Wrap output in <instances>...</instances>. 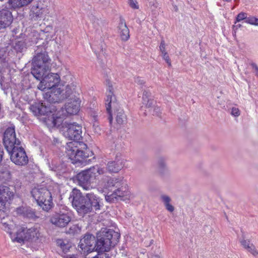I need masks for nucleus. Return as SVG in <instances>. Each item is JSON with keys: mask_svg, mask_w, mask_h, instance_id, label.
<instances>
[{"mask_svg": "<svg viewBox=\"0 0 258 258\" xmlns=\"http://www.w3.org/2000/svg\"><path fill=\"white\" fill-rule=\"evenodd\" d=\"M252 243H251L250 242H249V244H247V245L246 246V247L245 248V249H246L247 250H248V249L249 248V247H250V245H252Z\"/></svg>", "mask_w": 258, "mask_h": 258, "instance_id": "nucleus-52", "label": "nucleus"}, {"mask_svg": "<svg viewBox=\"0 0 258 258\" xmlns=\"http://www.w3.org/2000/svg\"><path fill=\"white\" fill-rule=\"evenodd\" d=\"M128 4L133 9H139V6L137 5L138 3L136 0H128Z\"/></svg>", "mask_w": 258, "mask_h": 258, "instance_id": "nucleus-37", "label": "nucleus"}, {"mask_svg": "<svg viewBox=\"0 0 258 258\" xmlns=\"http://www.w3.org/2000/svg\"><path fill=\"white\" fill-rule=\"evenodd\" d=\"M162 54L163 58L166 61V62L167 63L168 66L169 67H170L171 66V61H170L169 56L167 54V52H164V53H162Z\"/></svg>", "mask_w": 258, "mask_h": 258, "instance_id": "nucleus-39", "label": "nucleus"}, {"mask_svg": "<svg viewBox=\"0 0 258 258\" xmlns=\"http://www.w3.org/2000/svg\"><path fill=\"white\" fill-rule=\"evenodd\" d=\"M231 113L234 116H238L240 115V111L237 108L233 107L231 109Z\"/></svg>", "mask_w": 258, "mask_h": 258, "instance_id": "nucleus-40", "label": "nucleus"}, {"mask_svg": "<svg viewBox=\"0 0 258 258\" xmlns=\"http://www.w3.org/2000/svg\"><path fill=\"white\" fill-rule=\"evenodd\" d=\"M39 227H32L31 228L26 229V239L27 240L34 239L37 240L41 237V233L40 231Z\"/></svg>", "mask_w": 258, "mask_h": 258, "instance_id": "nucleus-27", "label": "nucleus"}, {"mask_svg": "<svg viewBox=\"0 0 258 258\" xmlns=\"http://www.w3.org/2000/svg\"><path fill=\"white\" fill-rule=\"evenodd\" d=\"M26 48V44L23 41H18L15 42L14 48L17 52H21Z\"/></svg>", "mask_w": 258, "mask_h": 258, "instance_id": "nucleus-30", "label": "nucleus"}, {"mask_svg": "<svg viewBox=\"0 0 258 258\" xmlns=\"http://www.w3.org/2000/svg\"><path fill=\"white\" fill-rule=\"evenodd\" d=\"M76 86L73 85H69L66 87L65 90H63L62 95L64 99H73L74 98H79L78 96L79 94L76 92Z\"/></svg>", "mask_w": 258, "mask_h": 258, "instance_id": "nucleus-24", "label": "nucleus"}, {"mask_svg": "<svg viewBox=\"0 0 258 258\" xmlns=\"http://www.w3.org/2000/svg\"><path fill=\"white\" fill-rule=\"evenodd\" d=\"M165 207L170 212H172L174 211V207L170 203L165 205Z\"/></svg>", "mask_w": 258, "mask_h": 258, "instance_id": "nucleus-45", "label": "nucleus"}, {"mask_svg": "<svg viewBox=\"0 0 258 258\" xmlns=\"http://www.w3.org/2000/svg\"><path fill=\"white\" fill-rule=\"evenodd\" d=\"M50 30H52V27L49 26L45 28V31H46V32H48Z\"/></svg>", "mask_w": 258, "mask_h": 258, "instance_id": "nucleus-50", "label": "nucleus"}, {"mask_svg": "<svg viewBox=\"0 0 258 258\" xmlns=\"http://www.w3.org/2000/svg\"><path fill=\"white\" fill-rule=\"evenodd\" d=\"M2 206H3L2 205V203L0 202V216H1L2 214L6 212L8 210L6 207H2Z\"/></svg>", "mask_w": 258, "mask_h": 258, "instance_id": "nucleus-48", "label": "nucleus"}, {"mask_svg": "<svg viewBox=\"0 0 258 258\" xmlns=\"http://www.w3.org/2000/svg\"><path fill=\"white\" fill-rule=\"evenodd\" d=\"M125 160L121 158L116 157L114 161H111L107 163L106 170L109 173H117L124 166Z\"/></svg>", "mask_w": 258, "mask_h": 258, "instance_id": "nucleus-19", "label": "nucleus"}, {"mask_svg": "<svg viewBox=\"0 0 258 258\" xmlns=\"http://www.w3.org/2000/svg\"><path fill=\"white\" fill-rule=\"evenodd\" d=\"M121 184H122V181L119 178L110 177L107 178L106 182H105L103 186L105 188L107 189L112 192L113 190L116 188V187L121 185Z\"/></svg>", "mask_w": 258, "mask_h": 258, "instance_id": "nucleus-25", "label": "nucleus"}, {"mask_svg": "<svg viewBox=\"0 0 258 258\" xmlns=\"http://www.w3.org/2000/svg\"><path fill=\"white\" fill-rule=\"evenodd\" d=\"M250 247L248 249L247 251L252 254L253 256H256L258 255V251L256 249L255 246L252 244V245H250Z\"/></svg>", "mask_w": 258, "mask_h": 258, "instance_id": "nucleus-34", "label": "nucleus"}, {"mask_svg": "<svg viewBox=\"0 0 258 258\" xmlns=\"http://www.w3.org/2000/svg\"><path fill=\"white\" fill-rule=\"evenodd\" d=\"M111 108L114 110V115L117 124L120 125L125 123L127 121L126 115L117 102H114L111 104Z\"/></svg>", "mask_w": 258, "mask_h": 258, "instance_id": "nucleus-18", "label": "nucleus"}, {"mask_svg": "<svg viewBox=\"0 0 258 258\" xmlns=\"http://www.w3.org/2000/svg\"><path fill=\"white\" fill-rule=\"evenodd\" d=\"M37 88L41 91L50 90L55 88L60 82V76L57 74L47 73L40 80Z\"/></svg>", "mask_w": 258, "mask_h": 258, "instance_id": "nucleus-10", "label": "nucleus"}, {"mask_svg": "<svg viewBox=\"0 0 258 258\" xmlns=\"http://www.w3.org/2000/svg\"><path fill=\"white\" fill-rule=\"evenodd\" d=\"M99 22H101V21L99 20H97V24H99Z\"/></svg>", "mask_w": 258, "mask_h": 258, "instance_id": "nucleus-54", "label": "nucleus"}, {"mask_svg": "<svg viewBox=\"0 0 258 258\" xmlns=\"http://www.w3.org/2000/svg\"><path fill=\"white\" fill-rule=\"evenodd\" d=\"M76 142L67 143L66 150L67 154L74 164H83L86 163V159L89 157V154L82 150H80L76 146Z\"/></svg>", "mask_w": 258, "mask_h": 258, "instance_id": "nucleus-8", "label": "nucleus"}, {"mask_svg": "<svg viewBox=\"0 0 258 258\" xmlns=\"http://www.w3.org/2000/svg\"><path fill=\"white\" fill-rule=\"evenodd\" d=\"M250 66H251L253 70H254V73H255V75L256 77H258V66L257 65L254 63V62H251L250 63Z\"/></svg>", "mask_w": 258, "mask_h": 258, "instance_id": "nucleus-41", "label": "nucleus"}, {"mask_svg": "<svg viewBox=\"0 0 258 258\" xmlns=\"http://www.w3.org/2000/svg\"><path fill=\"white\" fill-rule=\"evenodd\" d=\"M1 224L2 228L9 233L13 241L21 243L26 239V229L21 226H17L15 225L9 224L2 220Z\"/></svg>", "mask_w": 258, "mask_h": 258, "instance_id": "nucleus-7", "label": "nucleus"}, {"mask_svg": "<svg viewBox=\"0 0 258 258\" xmlns=\"http://www.w3.org/2000/svg\"><path fill=\"white\" fill-rule=\"evenodd\" d=\"M105 170L98 166H93L88 169L82 171L77 175L78 184L86 190L95 189L91 183L93 182L100 175L105 173Z\"/></svg>", "mask_w": 258, "mask_h": 258, "instance_id": "nucleus-5", "label": "nucleus"}, {"mask_svg": "<svg viewBox=\"0 0 258 258\" xmlns=\"http://www.w3.org/2000/svg\"><path fill=\"white\" fill-rule=\"evenodd\" d=\"M51 59L47 53H38L33 59L31 74L38 80H40L45 74L50 71Z\"/></svg>", "mask_w": 258, "mask_h": 258, "instance_id": "nucleus-4", "label": "nucleus"}, {"mask_svg": "<svg viewBox=\"0 0 258 258\" xmlns=\"http://www.w3.org/2000/svg\"><path fill=\"white\" fill-rule=\"evenodd\" d=\"M82 126L76 122H65L62 126L63 136L70 140L79 141L82 138Z\"/></svg>", "mask_w": 258, "mask_h": 258, "instance_id": "nucleus-9", "label": "nucleus"}, {"mask_svg": "<svg viewBox=\"0 0 258 258\" xmlns=\"http://www.w3.org/2000/svg\"><path fill=\"white\" fill-rule=\"evenodd\" d=\"M167 158L164 156H159L157 159V167L159 174L164 175L168 171L167 164Z\"/></svg>", "mask_w": 258, "mask_h": 258, "instance_id": "nucleus-23", "label": "nucleus"}, {"mask_svg": "<svg viewBox=\"0 0 258 258\" xmlns=\"http://www.w3.org/2000/svg\"><path fill=\"white\" fill-rule=\"evenodd\" d=\"M57 243L60 246L61 248L64 250L65 249H68L67 245L62 241L60 240L57 242Z\"/></svg>", "mask_w": 258, "mask_h": 258, "instance_id": "nucleus-47", "label": "nucleus"}, {"mask_svg": "<svg viewBox=\"0 0 258 258\" xmlns=\"http://www.w3.org/2000/svg\"><path fill=\"white\" fill-rule=\"evenodd\" d=\"M161 114V111L160 107L158 106H155L153 109V115L159 116Z\"/></svg>", "mask_w": 258, "mask_h": 258, "instance_id": "nucleus-38", "label": "nucleus"}, {"mask_svg": "<svg viewBox=\"0 0 258 258\" xmlns=\"http://www.w3.org/2000/svg\"><path fill=\"white\" fill-rule=\"evenodd\" d=\"M225 1H227V2H229L231 0H225Z\"/></svg>", "mask_w": 258, "mask_h": 258, "instance_id": "nucleus-55", "label": "nucleus"}, {"mask_svg": "<svg viewBox=\"0 0 258 258\" xmlns=\"http://www.w3.org/2000/svg\"><path fill=\"white\" fill-rule=\"evenodd\" d=\"M4 0H0V1H3Z\"/></svg>", "mask_w": 258, "mask_h": 258, "instance_id": "nucleus-56", "label": "nucleus"}, {"mask_svg": "<svg viewBox=\"0 0 258 258\" xmlns=\"http://www.w3.org/2000/svg\"><path fill=\"white\" fill-rule=\"evenodd\" d=\"M120 235L113 230L101 231L98 236L97 240L92 234H86L82 238L79 247L84 252H91L93 250L98 252L108 251L118 242Z\"/></svg>", "mask_w": 258, "mask_h": 258, "instance_id": "nucleus-2", "label": "nucleus"}, {"mask_svg": "<svg viewBox=\"0 0 258 258\" xmlns=\"http://www.w3.org/2000/svg\"><path fill=\"white\" fill-rule=\"evenodd\" d=\"M160 50L161 52L162 53L164 52H166L165 50V43L164 40H162L160 45Z\"/></svg>", "mask_w": 258, "mask_h": 258, "instance_id": "nucleus-42", "label": "nucleus"}, {"mask_svg": "<svg viewBox=\"0 0 258 258\" xmlns=\"http://www.w3.org/2000/svg\"><path fill=\"white\" fill-rule=\"evenodd\" d=\"M3 143L7 150H12V148L20 145V141L16 137L14 127L7 128L4 134Z\"/></svg>", "mask_w": 258, "mask_h": 258, "instance_id": "nucleus-13", "label": "nucleus"}, {"mask_svg": "<svg viewBox=\"0 0 258 258\" xmlns=\"http://www.w3.org/2000/svg\"><path fill=\"white\" fill-rule=\"evenodd\" d=\"M106 83L107 86L108 94L105 100V104L106 110L109 114L108 120L110 124H111L113 120V117L111 113V104L114 102H116V100L115 96L113 95V88L111 82L109 80H107Z\"/></svg>", "mask_w": 258, "mask_h": 258, "instance_id": "nucleus-15", "label": "nucleus"}, {"mask_svg": "<svg viewBox=\"0 0 258 258\" xmlns=\"http://www.w3.org/2000/svg\"><path fill=\"white\" fill-rule=\"evenodd\" d=\"M64 258H77V256L75 254H68L65 255Z\"/></svg>", "mask_w": 258, "mask_h": 258, "instance_id": "nucleus-49", "label": "nucleus"}, {"mask_svg": "<svg viewBox=\"0 0 258 258\" xmlns=\"http://www.w3.org/2000/svg\"><path fill=\"white\" fill-rule=\"evenodd\" d=\"M31 195L43 210L48 211L52 207L51 194L46 188H34L31 191Z\"/></svg>", "mask_w": 258, "mask_h": 258, "instance_id": "nucleus-6", "label": "nucleus"}, {"mask_svg": "<svg viewBox=\"0 0 258 258\" xmlns=\"http://www.w3.org/2000/svg\"><path fill=\"white\" fill-rule=\"evenodd\" d=\"M33 0H9L10 5L14 9L20 8L30 4Z\"/></svg>", "mask_w": 258, "mask_h": 258, "instance_id": "nucleus-28", "label": "nucleus"}, {"mask_svg": "<svg viewBox=\"0 0 258 258\" xmlns=\"http://www.w3.org/2000/svg\"><path fill=\"white\" fill-rule=\"evenodd\" d=\"M70 199H72L73 207L81 216L91 212L93 208L95 210L100 209L99 199L93 192L87 193L83 196L80 190L75 188L70 194Z\"/></svg>", "mask_w": 258, "mask_h": 258, "instance_id": "nucleus-3", "label": "nucleus"}, {"mask_svg": "<svg viewBox=\"0 0 258 258\" xmlns=\"http://www.w3.org/2000/svg\"><path fill=\"white\" fill-rule=\"evenodd\" d=\"M135 82L139 85H143L145 83L144 80L140 77L135 78Z\"/></svg>", "mask_w": 258, "mask_h": 258, "instance_id": "nucleus-43", "label": "nucleus"}, {"mask_svg": "<svg viewBox=\"0 0 258 258\" xmlns=\"http://www.w3.org/2000/svg\"><path fill=\"white\" fill-rule=\"evenodd\" d=\"M63 90L60 88H54L44 95L47 103H35L31 105L30 109L35 116H45L43 118L44 122L49 127L59 126L62 118L66 115L61 108L59 110L53 104L64 100Z\"/></svg>", "mask_w": 258, "mask_h": 258, "instance_id": "nucleus-1", "label": "nucleus"}, {"mask_svg": "<svg viewBox=\"0 0 258 258\" xmlns=\"http://www.w3.org/2000/svg\"><path fill=\"white\" fill-rule=\"evenodd\" d=\"M250 241L249 240H245V239H241L240 241V242L241 244L242 245V246L245 248L246 246L247 245V244H249V242Z\"/></svg>", "mask_w": 258, "mask_h": 258, "instance_id": "nucleus-46", "label": "nucleus"}, {"mask_svg": "<svg viewBox=\"0 0 258 258\" xmlns=\"http://www.w3.org/2000/svg\"><path fill=\"white\" fill-rule=\"evenodd\" d=\"M100 112H97L96 111L92 112L91 114V116L93 117V128L94 132L98 134H101V130L98 122L99 114Z\"/></svg>", "mask_w": 258, "mask_h": 258, "instance_id": "nucleus-29", "label": "nucleus"}, {"mask_svg": "<svg viewBox=\"0 0 258 258\" xmlns=\"http://www.w3.org/2000/svg\"><path fill=\"white\" fill-rule=\"evenodd\" d=\"M154 103L153 100L151 98L149 99H146L145 101H143V104L145 105L146 107L149 108L152 107Z\"/></svg>", "mask_w": 258, "mask_h": 258, "instance_id": "nucleus-35", "label": "nucleus"}, {"mask_svg": "<svg viewBox=\"0 0 258 258\" xmlns=\"http://www.w3.org/2000/svg\"><path fill=\"white\" fill-rule=\"evenodd\" d=\"M13 20L12 13L6 9L0 11V29L10 25Z\"/></svg>", "mask_w": 258, "mask_h": 258, "instance_id": "nucleus-21", "label": "nucleus"}, {"mask_svg": "<svg viewBox=\"0 0 258 258\" xmlns=\"http://www.w3.org/2000/svg\"><path fill=\"white\" fill-rule=\"evenodd\" d=\"M128 198L129 191L123 184L116 187L110 194L108 192L105 196V200L110 203H113L118 200H125Z\"/></svg>", "mask_w": 258, "mask_h": 258, "instance_id": "nucleus-12", "label": "nucleus"}, {"mask_svg": "<svg viewBox=\"0 0 258 258\" xmlns=\"http://www.w3.org/2000/svg\"><path fill=\"white\" fill-rule=\"evenodd\" d=\"M160 200L163 202L164 206L167 204L170 203L171 201V199L167 195H161Z\"/></svg>", "mask_w": 258, "mask_h": 258, "instance_id": "nucleus-32", "label": "nucleus"}, {"mask_svg": "<svg viewBox=\"0 0 258 258\" xmlns=\"http://www.w3.org/2000/svg\"><path fill=\"white\" fill-rule=\"evenodd\" d=\"M70 216L65 213H55L50 218V222L58 227H64L71 221Z\"/></svg>", "mask_w": 258, "mask_h": 258, "instance_id": "nucleus-14", "label": "nucleus"}, {"mask_svg": "<svg viewBox=\"0 0 258 258\" xmlns=\"http://www.w3.org/2000/svg\"><path fill=\"white\" fill-rule=\"evenodd\" d=\"M245 22L251 25L258 26V19L254 17H249L246 20Z\"/></svg>", "mask_w": 258, "mask_h": 258, "instance_id": "nucleus-31", "label": "nucleus"}, {"mask_svg": "<svg viewBox=\"0 0 258 258\" xmlns=\"http://www.w3.org/2000/svg\"><path fill=\"white\" fill-rule=\"evenodd\" d=\"M118 28V33L121 40L124 41H127L130 38V31L124 19H120Z\"/></svg>", "mask_w": 258, "mask_h": 258, "instance_id": "nucleus-22", "label": "nucleus"}, {"mask_svg": "<svg viewBox=\"0 0 258 258\" xmlns=\"http://www.w3.org/2000/svg\"><path fill=\"white\" fill-rule=\"evenodd\" d=\"M80 102L79 98L69 99L65 105L66 113L70 115L76 114L80 110Z\"/></svg>", "mask_w": 258, "mask_h": 258, "instance_id": "nucleus-20", "label": "nucleus"}, {"mask_svg": "<svg viewBox=\"0 0 258 258\" xmlns=\"http://www.w3.org/2000/svg\"><path fill=\"white\" fill-rule=\"evenodd\" d=\"M13 197L14 192L9 187L0 186V202L2 203L3 207H6L8 210L10 204L9 201L13 199Z\"/></svg>", "mask_w": 258, "mask_h": 258, "instance_id": "nucleus-16", "label": "nucleus"}, {"mask_svg": "<svg viewBox=\"0 0 258 258\" xmlns=\"http://www.w3.org/2000/svg\"><path fill=\"white\" fill-rule=\"evenodd\" d=\"M151 96V93L146 90H144L143 93V101H145L146 99H149V97Z\"/></svg>", "mask_w": 258, "mask_h": 258, "instance_id": "nucleus-44", "label": "nucleus"}, {"mask_svg": "<svg viewBox=\"0 0 258 258\" xmlns=\"http://www.w3.org/2000/svg\"><path fill=\"white\" fill-rule=\"evenodd\" d=\"M151 258H160V256L158 255H152Z\"/></svg>", "mask_w": 258, "mask_h": 258, "instance_id": "nucleus-53", "label": "nucleus"}, {"mask_svg": "<svg viewBox=\"0 0 258 258\" xmlns=\"http://www.w3.org/2000/svg\"><path fill=\"white\" fill-rule=\"evenodd\" d=\"M16 212L17 214L29 219H35L38 218V217L36 216L35 212L30 208L23 207H19L17 209Z\"/></svg>", "mask_w": 258, "mask_h": 258, "instance_id": "nucleus-26", "label": "nucleus"}, {"mask_svg": "<svg viewBox=\"0 0 258 258\" xmlns=\"http://www.w3.org/2000/svg\"><path fill=\"white\" fill-rule=\"evenodd\" d=\"M12 150H7L10 155L11 161L18 165H25L28 162V158L22 147L17 145L12 148Z\"/></svg>", "mask_w": 258, "mask_h": 258, "instance_id": "nucleus-11", "label": "nucleus"}, {"mask_svg": "<svg viewBox=\"0 0 258 258\" xmlns=\"http://www.w3.org/2000/svg\"><path fill=\"white\" fill-rule=\"evenodd\" d=\"M247 14L245 13L241 12L239 13L236 17V20L235 23L236 24L237 22H239L243 20H245L247 18L246 17Z\"/></svg>", "mask_w": 258, "mask_h": 258, "instance_id": "nucleus-33", "label": "nucleus"}, {"mask_svg": "<svg viewBox=\"0 0 258 258\" xmlns=\"http://www.w3.org/2000/svg\"><path fill=\"white\" fill-rule=\"evenodd\" d=\"M48 13V10L47 7H43L40 2L32 7L30 16L33 21H36L41 20Z\"/></svg>", "mask_w": 258, "mask_h": 258, "instance_id": "nucleus-17", "label": "nucleus"}, {"mask_svg": "<svg viewBox=\"0 0 258 258\" xmlns=\"http://www.w3.org/2000/svg\"><path fill=\"white\" fill-rule=\"evenodd\" d=\"M149 6L152 11H155L158 7V4L156 0H153L149 3Z\"/></svg>", "mask_w": 258, "mask_h": 258, "instance_id": "nucleus-36", "label": "nucleus"}, {"mask_svg": "<svg viewBox=\"0 0 258 258\" xmlns=\"http://www.w3.org/2000/svg\"><path fill=\"white\" fill-rule=\"evenodd\" d=\"M241 26V24H238V25H234L233 27V29L234 30H236L238 28H240Z\"/></svg>", "mask_w": 258, "mask_h": 258, "instance_id": "nucleus-51", "label": "nucleus"}]
</instances>
